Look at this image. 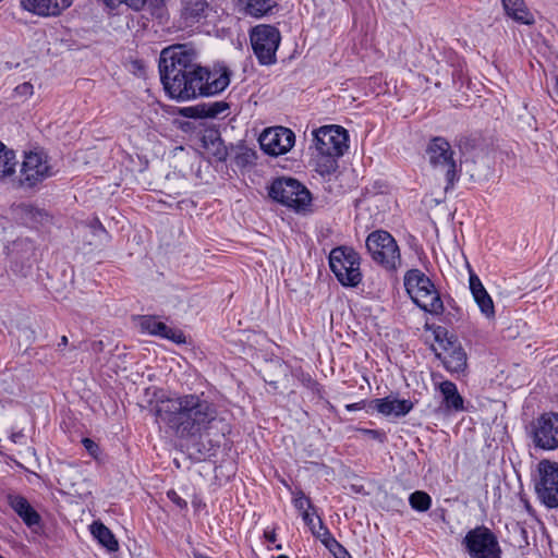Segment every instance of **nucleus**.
I'll list each match as a JSON object with an SVG mask.
<instances>
[{
	"instance_id": "obj_34",
	"label": "nucleus",
	"mask_w": 558,
	"mask_h": 558,
	"mask_svg": "<svg viewBox=\"0 0 558 558\" xmlns=\"http://www.w3.org/2000/svg\"><path fill=\"white\" fill-rule=\"evenodd\" d=\"M293 496V505L302 513L303 511H308L310 509H313L311 499L306 497L302 490L294 492Z\"/></svg>"
},
{
	"instance_id": "obj_2",
	"label": "nucleus",
	"mask_w": 558,
	"mask_h": 558,
	"mask_svg": "<svg viewBox=\"0 0 558 558\" xmlns=\"http://www.w3.org/2000/svg\"><path fill=\"white\" fill-rule=\"evenodd\" d=\"M155 414L180 438L208 434L218 422L216 405L204 393L181 395L158 402Z\"/></svg>"
},
{
	"instance_id": "obj_55",
	"label": "nucleus",
	"mask_w": 558,
	"mask_h": 558,
	"mask_svg": "<svg viewBox=\"0 0 558 558\" xmlns=\"http://www.w3.org/2000/svg\"><path fill=\"white\" fill-rule=\"evenodd\" d=\"M0 558H3V557L0 555Z\"/></svg>"
},
{
	"instance_id": "obj_16",
	"label": "nucleus",
	"mask_w": 558,
	"mask_h": 558,
	"mask_svg": "<svg viewBox=\"0 0 558 558\" xmlns=\"http://www.w3.org/2000/svg\"><path fill=\"white\" fill-rule=\"evenodd\" d=\"M138 325L143 332L159 336L178 344L185 342V336L181 330L170 328L165 323L157 320L153 316L140 317Z\"/></svg>"
},
{
	"instance_id": "obj_17",
	"label": "nucleus",
	"mask_w": 558,
	"mask_h": 558,
	"mask_svg": "<svg viewBox=\"0 0 558 558\" xmlns=\"http://www.w3.org/2000/svg\"><path fill=\"white\" fill-rule=\"evenodd\" d=\"M73 0H21V7L39 16H58Z\"/></svg>"
},
{
	"instance_id": "obj_14",
	"label": "nucleus",
	"mask_w": 558,
	"mask_h": 558,
	"mask_svg": "<svg viewBox=\"0 0 558 558\" xmlns=\"http://www.w3.org/2000/svg\"><path fill=\"white\" fill-rule=\"evenodd\" d=\"M533 440L545 450L558 448V413H544L533 423Z\"/></svg>"
},
{
	"instance_id": "obj_18",
	"label": "nucleus",
	"mask_w": 558,
	"mask_h": 558,
	"mask_svg": "<svg viewBox=\"0 0 558 558\" xmlns=\"http://www.w3.org/2000/svg\"><path fill=\"white\" fill-rule=\"evenodd\" d=\"M469 284L474 301L478 305L481 312L487 317L493 318L495 316V306L490 295L487 293L481 279L476 274L470 270Z\"/></svg>"
},
{
	"instance_id": "obj_9",
	"label": "nucleus",
	"mask_w": 558,
	"mask_h": 558,
	"mask_svg": "<svg viewBox=\"0 0 558 558\" xmlns=\"http://www.w3.org/2000/svg\"><path fill=\"white\" fill-rule=\"evenodd\" d=\"M53 168L44 151H28L20 169L19 183L21 186L33 187L53 175Z\"/></svg>"
},
{
	"instance_id": "obj_39",
	"label": "nucleus",
	"mask_w": 558,
	"mask_h": 558,
	"mask_svg": "<svg viewBox=\"0 0 558 558\" xmlns=\"http://www.w3.org/2000/svg\"><path fill=\"white\" fill-rule=\"evenodd\" d=\"M254 157H255L254 151L246 150V151H244V153H242V154L236 156V163L241 165V166H244L246 163L252 162Z\"/></svg>"
},
{
	"instance_id": "obj_13",
	"label": "nucleus",
	"mask_w": 558,
	"mask_h": 558,
	"mask_svg": "<svg viewBox=\"0 0 558 558\" xmlns=\"http://www.w3.org/2000/svg\"><path fill=\"white\" fill-rule=\"evenodd\" d=\"M539 481L535 485L538 498L549 508L558 507V463L542 461Z\"/></svg>"
},
{
	"instance_id": "obj_27",
	"label": "nucleus",
	"mask_w": 558,
	"mask_h": 558,
	"mask_svg": "<svg viewBox=\"0 0 558 558\" xmlns=\"http://www.w3.org/2000/svg\"><path fill=\"white\" fill-rule=\"evenodd\" d=\"M16 163L15 153L0 141V179L13 177Z\"/></svg>"
},
{
	"instance_id": "obj_41",
	"label": "nucleus",
	"mask_w": 558,
	"mask_h": 558,
	"mask_svg": "<svg viewBox=\"0 0 558 558\" xmlns=\"http://www.w3.org/2000/svg\"><path fill=\"white\" fill-rule=\"evenodd\" d=\"M323 544L333 553L341 544L331 535V533L327 536V538H323Z\"/></svg>"
},
{
	"instance_id": "obj_50",
	"label": "nucleus",
	"mask_w": 558,
	"mask_h": 558,
	"mask_svg": "<svg viewBox=\"0 0 558 558\" xmlns=\"http://www.w3.org/2000/svg\"><path fill=\"white\" fill-rule=\"evenodd\" d=\"M554 93L558 97V77L555 78Z\"/></svg>"
},
{
	"instance_id": "obj_48",
	"label": "nucleus",
	"mask_w": 558,
	"mask_h": 558,
	"mask_svg": "<svg viewBox=\"0 0 558 558\" xmlns=\"http://www.w3.org/2000/svg\"><path fill=\"white\" fill-rule=\"evenodd\" d=\"M365 432L367 434L372 435L374 438H377L381 435L378 430H375V429H366Z\"/></svg>"
},
{
	"instance_id": "obj_42",
	"label": "nucleus",
	"mask_w": 558,
	"mask_h": 558,
	"mask_svg": "<svg viewBox=\"0 0 558 558\" xmlns=\"http://www.w3.org/2000/svg\"><path fill=\"white\" fill-rule=\"evenodd\" d=\"M302 519L305 522V524L310 527V530H312V526L316 525L313 515L308 511H303Z\"/></svg>"
},
{
	"instance_id": "obj_54",
	"label": "nucleus",
	"mask_w": 558,
	"mask_h": 558,
	"mask_svg": "<svg viewBox=\"0 0 558 558\" xmlns=\"http://www.w3.org/2000/svg\"><path fill=\"white\" fill-rule=\"evenodd\" d=\"M197 558H210V557H207V556H198Z\"/></svg>"
},
{
	"instance_id": "obj_8",
	"label": "nucleus",
	"mask_w": 558,
	"mask_h": 558,
	"mask_svg": "<svg viewBox=\"0 0 558 558\" xmlns=\"http://www.w3.org/2000/svg\"><path fill=\"white\" fill-rule=\"evenodd\" d=\"M250 40L260 65H271L277 62L276 53L281 41L278 28L265 24L257 25L251 29Z\"/></svg>"
},
{
	"instance_id": "obj_35",
	"label": "nucleus",
	"mask_w": 558,
	"mask_h": 558,
	"mask_svg": "<svg viewBox=\"0 0 558 558\" xmlns=\"http://www.w3.org/2000/svg\"><path fill=\"white\" fill-rule=\"evenodd\" d=\"M14 93L21 97H27L33 94V85L28 82L20 84L15 87Z\"/></svg>"
},
{
	"instance_id": "obj_51",
	"label": "nucleus",
	"mask_w": 558,
	"mask_h": 558,
	"mask_svg": "<svg viewBox=\"0 0 558 558\" xmlns=\"http://www.w3.org/2000/svg\"><path fill=\"white\" fill-rule=\"evenodd\" d=\"M95 223H96V226H97V228H98L99 230L104 231V228H102L101 223H100L98 220H96V222H95Z\"/></svg>"
},
{
	"instance_id": "obj_28",
	"label": "nucleus",
	"mask_w": 558,
	"mask_h": 558,
	"mask_svg": "<svg viewBox=\"0 0 558 558\" xmlns=\"http://www.w3.org/2000/svg\"><path fill=\"white\" fill-rule=\"evenodd\" d=\"M207 5L204 0H184L182 15L186 23L198 22L204 16Z\"/></svg>"
},
{
	"instance_id": "obj_6",
	"label": "nucleus",
	"mask_w": 558,
	"mask_h": 558,
	"mask_svg": "<svg viewBox=\"0 0 558 558\" xmlns=\"http://www.w3.org/2000/svg\"><path fill=\"white\" fill-rule=\"evenodd\" d=\"M426 154L433 169L445 175L447 182L445 191L453 187L459 177L458 166L453 158L454 151L450 143L440 136L434 137L427 145Z\"/></svg>"
},
{
	"instance_id": "obj_44",
	"label": "nucleus",
	"mask_w": 558,
	"mask_h": 558,
	"mask_svg": "<svg viewBox=\"0 0 558 558\" xmlns=\"http://www.w3.org/2000/svg\"><path fill=\"white\" fill-rule=\"evenodd\" d=\"M265 538L268 543H275L276 542V533L275 531H265L264 533Z\"/></svg>"
},
{
	"instance_id": "obj_43",
	"label": "nucleus",
	"mask_w": 558,
	"mask_h": 558,
	"mask_svg": "<svg viewBox=\"0 0 558 558\" xmlns=\"http://www.w3.org/2000/svg\"><path fill=\"white\" fill-rule=\"evenodd\" d=\"M332 554L336 558H351L350 554L342 545H340Z\"/></svg>"
},
{
	"instance_id": "obj_26",
	"label": "nucleus",
	"mask_w": 558,
	"mask_h": 558,
	"mask_svg": "<svg viewBox=\"0 0 558 558\" xmlns=\"http://www.w3.org/2000/svg\"><path fill=\"white\" fill-rule=\"evenodd\" d=\"M13 215L23 223L34 226L36 222H41L46 216L39 209L28 204H19L12 208Z\"/></svg>"
},
{
	"instance_id": "obj_45",
	"label": "nucleus",
	"mask_w": 558,
	"mask_h": 558,
	"mask_svg": "<svg viewBox=\"0 0 558 558\" xmlns=\"http://www.w3.org/2000/svg\"><path fill=\"white\" fill-rule=\"evenodd\" d=\"M345 408L350 412L361 410L363 408V402L351 403V404H348Z\"/></svg>"
},
{
	"instance_id": "obj_31",
	"label": "nucleus",
	"mask_w": 558,
	"mask_h": 558,
	"mask_svg": "<svg viewBox=\"0 0 558 558\" xmlns=\"http://www.w3.org/2000/svg\"><path fill=\"white\" fill-rule=\"evenodd\" d=\"M409 502L414 510L425 512L432 506V498L427 493L416 490L410 495Z\"/></svg>"
},
{
	"instance_id": "obj_47",
	"label": "nucleus",
	"mask_w": 558,
	"mask_h": 558,
	"mask_svg": "<svg viewBox=\"0 0 558 558\" xmlns=\"http://www.w3.org/2000/svg\"><path fill=\"white\" fill-rule=\"evenodd\" d=\"M104 2L110 8H117L119 5V0H104Z\"/></svg>"
},
{
	"instance_id": "obj_22",
	"label": "nucleus",
	"mask_w": 558,
	"mask_h": 558,
	"mask_svg": "<svg viewBox=\"0 0 558 558\" xmlns=\"http://www.w3.org/2000/svg\"><path fill=\"white\" fill-rule=\"evenodd\" d=\"M506 13L522 24L530 25L534 22L533 15L526 9L523 0H502Z\"/></svg>"
},
{
	"instance_id": "obj_30",
	"label": "nucleus",
	"mask_w": 558,
	"mask_h": 558,
	"mask_svg": "<svg viewBox=\"0 0 558 558\" xmlns=\"http://www.w3.org/2000/svg\"><path fill=\"white\" fill-rule=\"evenodd\" d=\"M21 251L22 269L25 265L29 266L32 259L35 256V246L32 241L24 239L13 244V251Z\"/></svg>"
},
{
	"instance_id": "obj_23",
	"label": "nucleus",
	"mask_w": 558,
	"mask_h": 558,
	"mask_svg": "<svg viewBox=\"0 0 558 558\" xmlns=\"http://www.w3.org/2000/svg\"><path fill=\"white\" fill-rule=\"evenodd\" d=\"M439 390L444 397L445 405L449 410H463V399L458 392L456 384L445 380L439 385Z\"/></svg>"
},
{
	"instance_id": "obj_4",
	"label": "nucleus",
	"mask_w": 558,
	"mask_h": 558,
	"mask_svg": "<svg viewBox=\"0 0 558 558\" xmlns=\"http://www.w3.org/2000/svg\"><path fill=\"white\" fill-rule=\"evenodd\" d=\"M366 248L372 259L389 271L401 267L400 248L393 236L384 230H376L366 238Z\"/></svg>"
},
{
	"instance_id": "obj_10",
	"label": "nucleus",
	"mask_w": 558,
	"mask_h": 558,
	"mask_svg": "<svg viewBox=\"0 0 558 558\" xmlns=\"http://www.w3.org/2000/svg\"><path fill=\"white\" fill-rule=\"evenodd\" d=\"M463 544L472 558H501L497 537L485 526H477L469 531Z\"/></svg>"
},
{
	"instance_id": "obj_29",
	"label": "nucleus",
	"mask_w": 558,
	"mask_h": 558,
	"mask_svg": "<svg viewBox=\"0 0 558 558\" xmlns=\"http://www.w3.org/2000/svg\"><path fill=\"white\" fill-rule=\"evenodd\" d=\"M245 4V12L254 17L268 14L276 5L277 0H240Z\"/></svg>"
},
{
	"instance_id": "obj_37",
	"label": "nucleus",
	"mask_w": 558,
	"mask_h": 558,
	"mask_svg": "<svg viewBox=\"0 0 558 558\" xmlns=\"http://www.w3.org/2000/svg\"><path fill=\"white\" fill-rule=\"evenodd\" d=\"M312 533L317 537H322V535H329L330 532L328 531V529L323 524V521L320 518H318V522L315 526H312Z\"/></svg>"
},
{
	"instance_id": "obj_52",
	"label": "nucleus",
	"mask_w": 558,
	"mask_h": 558,
	"mask_svg": "<svg viewBox=\"0 0 558 558\" xmlns=\"http://www.w3.org/2000/svg\"><path fill=\"white\" fill-rule=\"evenodd\" d=\"M277 558H289V557H288V556H286V555H280V556H278Z\"/></svg>"
},
{
	"instance_id": "obj_32",
	"label": "nucleus",
	"mask_w": 558,
	"mask_h": 558,
	"mask_svg": "<svg viewBox=\"0 0 558 558\" xmlns=\"http://www.w3.org/2000/svg\"><path fill=\"white\" fill-rule=\"evenodd\" d=\"M337 158H339V156L319 155L317 159V171L323 175L335 172L338 167Z\"/></svg>"
},
{
	"instance_id": "obj_20",
	"label": "nucleus",
	"mask_w": 558,
	"mask_h": 558,
	"mask_svg": "<svg viewBox=\"0 0 558 558\" xmlns=\"http://www.w3.org/2000/svg\"><path fill=\"white\" fill-rule=\"evenodd\" d=\"M371 405L386 416L395 415L398 417L407 415L413 408V403L409 400L390 398L374 399Z\"/></svg>"
},
{
	"instance_id": "obj_24",
	"label": "nucleus",
	"mask_w": 558,
	"mask_h": 558,
	"mask_svg": "<svg viewBox=\"0 0 558 558\" xmlns=\"http://www.w3.org/2000/svg\"><path fill=\"white\" fill-rule=\"evenodd\" d=\"M93 536L109 551H117L119 548L118 541L112 532L101 522H94L90 525Z\"/></svg>"
},
{
	"instance_id": "obj_33",
	"label": "nucleus",
	"mask_w": 558,
	"mask_h": 558,
	"mask_svg": "<svg viewBox=\"0 0 558 558\" xmlns=\"http://www.w3.org/2000/svg\"><path fill=\"white\" fill-rule=\"evenodd\" d=\"M208 149H210L213 156L218 161H225L228 157V149L218 135L210 140V146H208Z\"/></svg>"
},
{
	"instance_id": "obj_21",
	"label": "nucleus",
	"mask_w": 558,
	"mask_h": 558,
	"mask_svg": "<svg viewBox=\"0 0 558 558\" xmlns=\"http://www.w3.org/2000/svg\"><path fill=\"white\" fill-rule=\"evenodd\" d=\"M228 109L229 105L226 101H214L186 108L185 111L191 112V114H187L189 117L217 118L225 113Z\"/></svg>"
},
{
	"instance_id": "obj_7",
	"label": "nucleus",
	"mask_w": 558,
	"mask_h": 558,
	"mask_svg": "<svg viewBox=\"0 0 558 558\" xmlns=\"http://www.w3.org/2000/svg\"><path fill=\"white\" fill-rule=\"evenodd\" d=\"M269 196L295 211H304L311 205V193L298 180L292 178H279L269 187Z\"/></svg>"
},
{
	"instance_id": "obj_53",
	"label": "nucleus",
	"mask_w": 558,
	"mask_h": 558,
	"mask_svg": "<svg viewBox=\"0 0 558 558\" xmlns=\"http://www.w3.org/2000/svg\"><path fill=\"white\" fill-rule=\"evenodd\" d=\"M323 538H327V535H322V537H319V539L323 542Z\"/></svg>"
},
{
	"instance_id": "obj_3",
	"label": "nucleus",
	"mask_w": 558,
	"mask_h": 558,
	"mask_svg": "<svg viewBox=\"0 0 558 558\" xmlns=\"http://www.w3.org/2000/svg\"><path fill=\"white\" fill-rule=\"evenodd\" d=\"M404 287L412 301L423 311L438 315L444 304L430 279L418 269H411L404 276Z\"/></svg>"
},
{
	"instance_id": "obj_1",
	"label": "nucleus",
	"mask_w": 558,
	"mask_h": 558,
	"mask_svg": "<svg viewBox=\"0 0 558 558\" xmlns=\"http://www.w3.org/2000/svg\"><path fill=\"white\" fill-rule=\"evenodd\" d=\"M158 68L165 92L178 101L214 96L230 84V71L227 68L209 71L202 66L197 50L187 44L163 48Z\"/></svg>"
},
{
	"instance_id": "obj_40",
	"label": "nucleus",
	"mask_w": 558,
	"mask_h": 558,
	"mask_svg": "<svg viewBox=\"0 0 558 558\" xmlns=\"http://www.w3.org/2000/svg\"><path fill=\"white\" fill-rule=\"evenodd\" d=\"M82 444H83V446L85 447V449H86V450H87L92 456H96V454H97V452H98V450H99V447H98V445H97L94 440H92V439H89V438H84V439L82 440Z\"/></svg>"
},
{
	"instance_id": "obj_19",
	"label": "nucleus",
	"mask_w": 558,
	"mask_h": 558,
	"mask_svg": "<svg viewBox=\"0 0 558 558\" xmlns=\"http://www.w3.org/2000/svg\"><path fill=\"white\" fill-rule=\"evenodd\" d=\"M7 498L9 506L28 527L39 525L41 520L39 513L31 506L24 496L9 494Z\"/></svg>"
},
{
	"instance_id": "obj_46",
	"label": "nucleus",
	"mask_w": 558,
	"mask_h": 558,
	"mask_svg": "<svg viewBox=\"0 0 558 558\" xmlns=\"http://www.w3.org/2000/svg\"><path fill=\"white\" fill-rule=\"evenodd\" d=\"M24 437V434L22 432H15V433H12L11 434V440L13 442H17L20 439H22Z\"/></svg>"
},
{
	"instance_id": "obj_15",
	"label": "nucleus",
	"mask_w": 558,
	"mask_h": 558,
	"mask_svg": "<svg viewBox=\"0 0 558 558\" xmlns=\"http://www.w3.org/2000/svg\"><path fill=\"white\" fill-rule=\"evenodd\" d=\"M294 143V133L283 126L267 129L259 136L260 147L265 153L272 156L288 153L293 147Z\"/></svg>"
},
{
	"instance_id": "obj_12",
	"label": "nucleus",
	"mask_w": 558,
	"mask_h": 558,
	"mask_svg": "<svg viewBox=\"0 0 558 558\" xmlns=\"http://www.w3.org/2000/svg\"><path fill=\"white\" fill-rule=\"evenodd\" d=\"M314 142L319 155L342 156L348 149V133L339 125H325L315 130Z\"/></svg>"
},
{
	"instance_id": "obj_49",
	"label": "nucleus",
	"mask_w": 558,
	"mask_h": 558,
	"mask_svg": "<svg viewBox=\"0 0 558 558\" xmlns=\"http://www.w3.org/2000/svg\"><path fill=\"white\" fill-rule=\"evenodd\" d=\"M68 344V337L66 336H62L61 339H60V342L58 343V347H65Z\"/></svg>"
},
{
	"instance_id": "obj_11",
	"label": "nucleus",
	"mask_w": 558,
	"mask_h": 558,
	"mask_svg": "<svg viewBox=\"0 0 558 558\" xmlns=\"http://www.w3.org/2000/svg\"><path fill=\"white\" fill-rule=\"evenodd\" d=\"M435 339L442 348L444 353L437 354L441 359L444 366L451 373H462L466 368V353L457 342L453 335H449L444 327H437L435 330Z\"/></svg>"
},
{
	"instance_id": "obj_25",
	"label": "nucleus",
	"mask_w": 558,
	"mask_h": 558,
	"mask_svg": "<svg viewBox=\"0 0 558 558\" xmlns=\"http://www.w3.org/2000/svg\"><path fill=\"white\" fill-rule=\"evenodd\" d=\"M120 4H125L133 11H141L147 8L153 15L160 17L163 15L166 0H119Z\"/></svg>"
},
{
	"instance_id": "obj_38",
	"label": "nucleus",
	"mask_w": 558,
	"mask_h": 558,
	"mask_svg": "<svg viewBox=\"0 0 558 558\" xmlns=\"http://www.w3.org/2000/svg\"><path fill=\"white\" fill-rule=\"evenodd\" d=\"M312 533L317 537H322V535H329L330 532L328 531V529L323 524V521L320 518H318V522L315 526H312Z\"/></svg>"
},
{
	"instance_id": "obj_5",
	"label": "nucleus",
	"mask_w": 558,
	"mask_h": 558,
	"mask_svg": "<svg viewBox=\"0 0 558 558\" xmlns=\"http://www.w3.org/2000/svg\"><path fill=\"white\" fill-rule=\"evenodd\" d=\"M360 254L349 246H338L329 254V266L344 287H356L362 281Z\"/></svg>"
},
{
	"instance_id": "obj_36",
	"label": "nucleus",
	"mask_w": 558,
	"mask_h": 558,
	"mask_svg": "<svg viewBox=\"0 0 558 558\" xmlns=\"http://www.w3.org/2000/svg\"><path fill=\"white\" fill-rule=\"evenodd\" d=\"M167 496H168V498H169L173 504H175L179 508H181V509L186 508L187 502H186L184 499H182V498L178 495V493H177L175 490H173V489L169 490V492L167 493Z\"/></svg>"
}]
</instances>
